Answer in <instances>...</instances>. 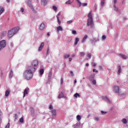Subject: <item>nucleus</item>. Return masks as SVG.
<instances>
[{"label": "nucleus", "instance_id": "obj_1", "mask_svg": "<svg viewBox=\"0 0 128 128\" xmlns=\"http://www.w3.org/2000/svg\"><path fill=\"white\" fill-rule=\"evenodd\" d=\"M36 68L30 67L29 70H26L23 74V76L24 78V79L28 80H32V76H34V72L36 70Z\"/></svg>", "mask_w": 128, "mask_h": 128}, {"label": "nucleus", "instance_id": "obj_2", "mask_svg": "<svg viewBox=\"0 0 128 128\" xmlns=\"http://www.w3.org/2000/svg\"><path fill=\"white\" fill-rule=\"evenodd\" d=\"M20 27H15L8 32V38H12L14 34L18 32Z\"/></svg>", "mask_w": 128, "mask_h": 128}, {"label": "nucleus", "instance_id": "obj_3", "mask_svg": "<svg viewBox=\"0 0 128 128\" xmlns=\"http://www.w3.org/2000/svg\"><path fill=\"white\" fill-rule=\"evenodd\" d=\"M88 20H87V26L92 28H94V21L92 20V12H90L88 14Z\"/></svg>", "mask_w": 128, "mask_h": 128}, {"label": "nucleus", "instance_id": "obj_4", "mask_svg": "<svg viewBox=\"0 0 128 128\" xmlns=\"http://www.w3.org/2000/svg\"><path fill=\"white\" fill-rule=\"evenodd\" d=\"M5 46H6V40H2L0 42V51L4 48Z\"/></svg>", "mask_w": 128, "mask_h": 128}, {"label": "nucleus", "instance_id": "obj_5", "mask_svg": "<svg viewBox=\"0 0 128 128\" xmlns=\"http://www.w3.org/2000/svg\"><path fill=\"white\" fill-rule=\"evenodd\" d=\"M26 4H27L29 8H30L31 10H34V6H32V0H27Z\"/></svg>", "mask_w": 128, "mask_h": 128}, {"label": "nucleus", "instance_id": "obj_6", "mask_svg": "<svg viewBox=\"0 0 128 128\" xmlns=\"http://www.w3.org/2000/svg\"><path fill=\"white\" fill-rule=\"evenodd\" d=\"M32 66H34L33 68H36L38 66V60H34L32 62ZM30 68H32L30 66Z\"/></svg>", "mask_w": 128, "mask_h": 128}, {"label": "nucleus", "instance_id": "obj_7", "mask_svg": "<svg viewBox=\"0 0 128 128\" xmlns=\"http://www.w3.org/2000/svg\"><path fill=\"white\" fill-rule=\"evenodd\" d=\"M117 56H118L120 58H121L122 60H126L128 58V56L122 54H117Z\"/></svg>", "mask_w": 128, "mask_h": 128}, {"label": "nucleus", "instance_id": "obj_8", "mask_svg": "<svg viewBox=\"0 0 128 128\" xmlns=\"http://www.w3.org/2000/svg\"><path fill=\"white\" fill-rule=\"evenodd\" d=\"M114 92L116 94H118L120 92V88L118 86H114Z\"/></svg>", "mask_w": 128, "mask_h": 128}, {"label": "nucleus", "instance_id": "obj_9", "mask_svg": "<svg viewBox=\"0 0 128 128\" xmlns=\"http://www.w3.org/2000/svg\"><path fill=\"white\" fill-rule=\"evenodd\" d=\"M102 100H104L105 102H106V101L108 102V104H112L111 100H110V99H108V96H102Z\"/></svg>", "mask_w": 128, "mask_h": 128}, {"label": "nucleus", "instance_id": "obj_10", "mask_svg": "<svg viewBox=\"0 0 128 128\" xmlns=\"http://www.w3.org/2000/svg\"><path fill=\"white\" fill-rule=\"evenodd\" d=\"M28 90H30V88H27L24 90L23 98H24L26 94H28Z\"/></svg>", "mask_w": 128, "mask_h": 128}, {"label": "nucleus", "instance_id": "obj_11", "mask_svg": "<svg viewBox=\"0 0 128 128\" xmlns=\"http://www.w3.org/2000/svg\"><path fill=\"white\" fill-rule=\"evenodd\" d=\"M41 4L44 6H46L48 4V0H41Z\"/></svg>", "mask_w": 128, "mask_h": 128}, {"label": "nucleus", "instance_id": "obj_12", "mask_svg": "<svg viewBox=\"0 0 128 128\" xmlns=\"http://www.w3.org/2000/svg\"><path fill=\"white\" fill-rule=\"evenodd\" d=\"M50 112L52 114V116L53 118L56 116V109H54L52 110Z\"/></svg>", "mask_w": 128, "mask_h": 128}, {"label": "nucleus", "instance_id": "obj_13", "mask_svg": "<svg viewBox=\"0 0 128 128\" xmlns=\"http://www.w3.org/2000/svg\"><path fill=\"white\" fill-rule=\"evenodd\" d=\"M45 27H46V26L44 25V22L42 23L40 26V30H43L44 29Z\"/></svg>", "mask_w": 128, "mask_h": 128}, {"label": "nucleus", "instance_id": "obj_14", "mask_svg": "<svg viewBox=\"0 0 128 128\" xmlns=\"http://www.w3.org/2000/svg\"><path fill=\"white\" fill-rule=\"evenodd\" d=\"M44 42H42L41 43L39 48L38 52H40L42 48H44Z\"/></svg>", "mask_w": 128, "mask_h": 128}, {"label": "nucleus", "instance_id": "obj_15", "mask_svg": "<svg viewBox=\"0 0 128 128\" xmlns=\"http://www.w3.org/2000/svg\"><path fill=\"white\" fill-rule=\"evenodd\" d=\"M118 71L117 72V74L118 76H120V72H122V67L120 66V65L118 66Z\"/></svg>", "mask_w": 128, "mask_h": 128}, {"label": "nucleus", "instance_id": "obj_16", "mask_svg": "<svg viewBox=\"0 0 128 128\" xmlns=\"http://www.w3.org/2000/svg\"><path fill=\"white\" fill-rule=\"evenodd\" d=\"M57 32L58 33V32H62V26H60L57 27Z\"/></svg>", "mask_w": 128, "mask_h": 128}, {"label": "nucleus", "instance_id": "obj_17", "mask_svg": "<svg viewBox=\"0 0 128 128\" xmlns=\"http://www.w3.org/2000/svg\"><path fill=\"white\" fill-rule=\"evenodd\" d=\"M87 38H88V35H85L82 40V44H84V42H85Z\"/></svg>", "mask_w": 128, "mask_h": 128}, {"label": "nucleus", "instance_id": "obj_18", "mask_svg": "<svg viewBox=\"0 0 128 128\" xmlns=\"http://www.w3.org/2000/svg\"><path fill=\"white\" fill-rule=\"evenodd\" d=\"M52 80V72H48V81L50 82Z\"/></svg>", "mask_w": 128, "mask_h": 128}, {"label": "nucleus", "instance_id": "obj_19", "mask_svg": "<svg viewBox=\"0 0 128 128\" xmlns=\"http://www.w3.org/2000/svg\"><path fill=\"white\" fill-rule=\"evenodd\" d=\"M114 10H116V12H119V14H120V10L118 8H116V5L114 6Z\"/></svg>", "mask_w": 128, "mask_h": 128}, {"label": "nucleus", "instance_id": "obj_20", "mask_svg": "<svg viewBox=\"0 0 128 128\" xmlns=\"http://www.w3.org/2000/svg\"><path fill=\"white\" fill-rule=\"evenodd\" d=\"M76 120L78 121V122H80V120H82V116H80V115H78L76 116Z\"/></svg>", "mask_w": 128, "mask_h": 128}, {"label": "nucleus", "instance_id": "obj_21", "mask_svg": "<svg viewBox=\"0 0 128 128\" xmlns=\"http://www.w3.org/2000/svg\"><path fill=\"white\" fill-rule=\"evenodd\" d=\"M64 92H61L60 94H59V96H58V98H64Z\"/></svg>", "mask_w": 128, "mask_h": 128}, {"label": "nucleus", "instance_id": "obj_22", "mask_svg": "<svg viewBox=\"0 0 128 128\" xmlns=\"http://www.w3.org/2000/svg\"><path fill=\"white\" fill-rule=\"evenodd\" d=\"M12 76H14V72H12V70H10L9 78H12Z\"/></svg>", "mask_w": 128, "mask_h": 128}, {"label": "nucleus", "instance_id": "obj_23", "mask_svg": "<svg viewBox=\"0 0 128 128\" xmlns=\"http://www.w3.org/2000/svg\"><path fill=\"white\" fill-rule=\"evenodd\" d=\"M4 12V8L2 6H0V16Z\"/></svg>", "mask_w": 128, "mask_h": 128}, {"label": "nucleus", "instance_id": "obj_24", "mask_svg": "<svg viewBox=\"0 0 128 128\" xmlns=\"http://www.w3.org/2000/svg\"><path fill=\"white\" fill-rule=\"evenodd\" d=\"M119 94L121 96H124L128 94V92H124L123 93H119Z\"/></svg>", "mask_w": 128, "mask_h": 128}, {"label": "nucleus", "instance_id": "obj_25", "mask_svg": "<svg viewBox=\"0 0 128 128\" xmlns=\"http://www.w3.org/2000/svg\"><path fill=\"white\" fill-rule=\"evenodd\" d=\"M10 92L8 90H6L5 92V96L7 97L10 96Z\"/></svg>", "mask_w": 128, "mask_h": 128}, {"label": "nucleus", "instance_id": "obj_26", "mask_svg": "<svg viewBox=\"0 0 128 128\" xmlns=\"http://www.w3.org/2000/svg\"><path fill=\"white\" fill-rule=\"evenodd\" d=\"M44 70L43 68H42L40 70V76H42L44 73Z\"/></svg>", "mask_w": 128, "mask_h": 128}, {"label": "nucleus", "instance_id": "obj_27", "mask_svg": "<svg viewBox=\"0 0 128 128\" xmlns=\"http://www.w3.org/2000/svg\"><path fill=\"white\" fill-rule=\"evenodd\" d=\"M122 122H123L124 124H128V120H126V118H123L122 120Z\"/></svg>", "mask_w": 128, "mask_h": 128}, {"label": "nucleus", "instance_id": "obj_28", "mask_svg": "<svg viewBox=\"0 0 128 128\" xmlns=\"http://www.w3.org/2000/svg\"><path fill=\"white\" fill-rule=\"evenodd\" d=\"M90 80H94V74H91L90 76Z\"/></svg>", "mask_w": 128, "mask_h": 128}, {"label": "nucleus", "instance_id": "obj_29", "mask_svg": "<svg viewBox=\"0 0 128 128\" xmlns=\"http://www.w3.org/2000/svg\"><path fill=\"white\" fill-rule=\"evenodd\" d=\"M78 42H80V38H76L74 45L76 46V44H78Z\"/></svg>", "mask_w": 128, "mask_h": 128}, {"label": "nucleus", "instance_id": "obj_30", "mask_svg": "<svg viewBox=\"0 0 128 128\" xmlns=\"http://www.w3.org/2000/svg\"><path fill=\"white\" fill-rule=\"evenodd\" d=\"M80 126V122H77L74 126V128H76V126Z\"/></svg>", "mask_w": 128, "mask_h": 128}, {"label": "nucleus", "instance_id": "obj_31", "mask_svg": "<svg viewBox=\"0 0 128 128\" xmlns=\"http://www.w3.org/2000/svg\"><path fill=\"white\" fill-rule=\"evenodd\" d=\"M31 114L32 116H34V108H30Z\"/></svg>", "mask_w": 128, "mask_h": 128}, {"label": "nucleus", "instance_id": "obj_32", "mask_svg": "<svg viewBox=\"0 0 128 128\" xmlns=\"http://www.w3.org/2000/svg\"><path fill=\"white\" fill-rule=\"evenodd\" d=\"M86 56V54L84 52H80V58H84Z\"/></svg>", "mask_w": 128, "mask_h": 128}, {"label": "nucleus", "instance_id": "obj_33", "mask_svg": "<svg viewBox=\"0 0 128 128\" xmlns=\"http://www.w3.org/2000/svg\"><path fill=\"white\" fill-rule=\"evenodd\" d=\"M94 120H95V122H98L100 120V118L98 116H95L94 117Z\"/></svg>", "mask_w": 128, "mask_h": 128}, {"label": "nucleus", "instance_id": "obj_34", "mask_svg": "<svg viewBox=\"0 0 128 128\" xmlns=\"http://www.w3.org/2000/svg\"><path fill=\"white\" fill-rule=\"evenodd\" d=\"M64 58L65 59L68 58H70V55L66 54L64 56Z\"/></svg>", "mask_w": 128, "mask_h": 128}, {"label": "nucleus", "instance_id": "obj_35", "mask_svg": "<svg viewBox=\"0 0 128 128\" xmlns=\"http://www.w3.org/2000/svg\"><path fill=\"white\" fill-rule=\"evenodd\" d=\"M56 18H57L58 24H60V18H58V16H56Z\"/></svg>", "mask_w": 128, "mask_h": 128}, {"label": "nucleus", "instance_id": "obj_36", "mask_svg": "<svg viewBox=\"0 0 128 128\" xmlns=\"http://www.w3.org/2000/svg\"><path fill=\"white\" fill-rule=\"evenodd\" d=\"M66 4H72V2L70 0H68L67 2H66Z\"/></svg>", "mask_w": 128, "mask_h": 128}, {"label": "nucleus", "instance_id": "obj_37", "mask_svg": "<svg viewBox=\"0 0 128 128\" xmlns=\"http://www.w3.org/2000/svg\"><path fill=\"white\" fill-rule=\"evenodd\" d=\"M18 114H15L14 118V122H16L18 120Z\"/></svg>", "mask_w": 128, "mask_h": 128}, {"label": "nucleus", "instance_id": "obj_38", "mask_svg": "<svg viewBox=\"0 0 128 128\" xmlns=\"http://www.w3.org/2000/svg\"><path fill=\"white\" fill-rule=\"evenodd\" d=\"M94 42H100V40H98V38H94Z\"/></svg>", "mask_w": 128, "mask_h": 128}, {"label": "nucleus", "instance_id": "obj_39", "mask_svg": "<svg viewBox=\"0 0 128 128\" xmlns=\"http://www.w3.org/2000/svg\"><path fill=\"white\" fill-rule=\"evenodd\" d=\"M92 81V84H96V81L94 79L93 80H91Z\"/></svg>", "mask_w": 128, "mask_h": 128}, {"label": "nucleus", "instance_id": "obj_40", "mask_svg": "<svg viewBox=\"0 0 128 128\" xmlns=\"http://www.w3.org/2000/svg\"><path fill=\"white\" fill-rule=\"evenodd\" d=\"M104 0H101V6H104Z\"/></svg>", "mask_w": 128, "mask_h": 128}, {"label": "nucleus", "instance_id": "obj_41", "mask_svg": "<svg viewBox=\"0 0 128 128\" xmlns=\"http://www.w3.org/2000/svg\"><path fill=\"white\" fill-rule=\"evenodd\" d=\"M87 56H88L89 59L92 58V54H90V53H88Z\"/></svg>", "mask_w": 128, "mask_h": 128}, {"label": "nucleus", "instance_id": "obj_42", "mask_svg": "<svg viewBox=\"0 0 128 128\" xmlns=\"http://www.w3.org/2000/svg\"><path fill=\"white\" fill-rule=\"evenodd\" d=\"M74 98H78V96H80V94L78 93H76L74 94Z\"/></svg>", "mask_w": 128, "mask_h": 128}, {"label": "nucleus", "instance_id": "obj_43", "mask_svg": "<svg viewBox=\"0 0 128 128\" xmlns=\"http://www.w3.org/2000/svg\"><path fill=\"white\" fill-rule=\"evenodd\" d=\"M52 8L54 12H56V10H58V8H56V6H53Z\"/></svg>", "mask_w": 128, "mask_h": 128}, {"label": "nucleus", "instance_id": "obj_44", "mask_svg": "<svg viewBox=\"0 0 128 128\" xmlns=\"http://www.w3.org/2000/svg\"><path fill=\"white\" fill-rule=\"evenodd\" d=\"M76 2H78L79 6H82V2H80V0H76Z\"/></svg>", "mask_w": 128, "mask_h": 128}, {"label": "nucleus", "instance_id": "obj_45", "mask_svg": "<svg viewBox=\"0 0 128 128\" xmlns=\"http://www.w3.org/2000/svg\"><path fill=\"white\" fill-rule=\"evenodd\" d=\"M101 114H108V112H104V110H101Z\"/></svg>", "mask_w": 128, "mask_h": 128}, {"label": "nucleus", "instance_id": "obj_46", "mask_svg": "<svg viewBox=\"0 0 128 128\" xmlns=\"http://www.w3.org/2000/svg\"><path fill=\"white\" fill-rule=\"evenodd\" d=\"M2 118V110H0V118Z\"/></svg>", "mask_w": 128, "mask_h": 128}, {"label": "nucleus", "instance_id": "obj_47", "mask_svg": "<svg viewBox=\"0 0 128 128\" xmlns=\"http://www.w3.org/2000/svg\"><path fill=\"white\" fill-rule=\"evenodd\" d=\"M20 122H24V118L22 117L20 119Z\"/></svg>", "mask_w": 128, "mask_h": 128}, {"label": "nucleus", "instance_id": "obj_48", "mask_svg": "<svg viewBox=\"0 0 128 128\" xmlns=\"http://www.w3.org/2000/svg\"><path fill=\"white\" fill-rule=\"evenodd\" d=\"M72 34H76V31L74 30H72Z\"/></svg>", "mask_w": 128, "mask_h": 128}, {"label": "nucleus", "instance_id": "obj_49", "mask_svg": "<svg viewBox=\"0 0 128 128\" xmlns=\"http://www.w3.org/2000/svg\"><path fill=\"white\" fill-rule=\"evenodd\" d=\"M72 20H70L67 21L68 24H72Z\"/></svg>", "mask_w": 128, "mask_h": 128}, {"label": "nucleus", "instance_id": "obj_50", "mask_svg": "<svg viewBox=\"0 0 128 128\" xmlns=\"http://www.w3.org/2000/svg\"><path fill=\"white\" fill-rule=\"evenodd\" d=\"M82 6H88V3H82Z\"/></svg>", "mask_w": 128, "mask_h": 128}, {"label": "nucleus", "instance_id": "obj_51", "mask_svg": "<svg viewBox=\"0 0 128 128\" xmlns=\"http://www.w3.org/2000/svg\"><path fill=\"white\" fill-rule=\"evenodd\" d=\"M49 108H50V110H52L54 109V107H52V104H50Z\"/></svg>", "mask_w": 128, "mask_h": 128}, {"label": "nucleus", "instance_id": "obj_52", "mask_svg": "<svg viewBox=\"0 0 128 128\" xmlns=\"http://www.w3.org/2000/svg\"><path fill=\"white\" fill-rule=\"evenodd\" d=\"M106 38V36L103 35V36H102V40H104L105 38Z\"/></svg>", "mask_w": 128, "mask_h": 128}, {"label": "nucleus", "instance_id": "obj_53", "mask_svg": "<svg viewBox=\"0 0 128 128\" xmlns=\"http://www.w3.org/2000/svg\"><path fill=\"white\" fill-rule=\"evenodd\" d=\"M10 122L8 124L5 128H10Z\"/></svg>", "mask_w": 128, "mask_h": 128}, {"label": "nucleus", "instance_id": "obj_54", "mask_svg": "<svg viewBox=\"0 0 128 128\" xmlns=\"http://www.w3.org/2000/svg\"><path fill=\"white\" fill-rule=\"evenodd\" d=\"M70 72L71 76H74V72H72V71H70Z\"/></svg>", "mask_w": 128, "mask_h": 128}, {"label": "nucleus", "instance_id": "obj_55", "mask_svg": "<svg viewBox=\"0 0 128 128\" xmlns=\"http://www.w3.org/2000/svg\"><path fill=\"white\" fill-rule=\"evenodd\" d=\"M63 80H62V78H60V84H62V82H63Z\"/></svg>", "mask_w": 128, "mask_h": 128}, {"label": "nucleus", "instance_id": "obj_56", "mask_svg": "<svg viewBox=\"0 0 128 128\" xmlns=\"http://www.w3.org/2000/svg\"><path fill=\"white\" fill-rule=\"evenodd\" d=\"M98 70L96 69H93V72H98Z\"/></svg>", "mask_w": 128, "mask_h": 128}, {"label": "nucleus", "instance_id": "obj_57", "mask_svg": "<svg viewBox=\"0 0 128 128\" xmlns=\"http://www.w3.org/2000/svg\"><path fill=\"white\" fill-rule=\"evenodd\" d=\"M92 44H93V42H94V38L90 40Z\"/></svg>", "mask_w": 128, "mask_h": 128}, {"label": "nucleus", "instance_id": "obj_58", "mask_svg": "<svg viewBox=\"0 0 128 128\" xmlns=\"http://www.w3.org/2000/svg\"><path fill=\"white\" fill-rule=\"evenodd\" d=\"M20 10H21L22 12H24V8H22Z\"/></svg>", "mask_w": 128, "mask_h": 128}, {"label": "nucleus", "instance_id": "obj_59", "mask_svg": "<svg viewBox=\"0 0 128 128\" xmlns=\"http://www.w3.org/2000/svg\"><path fill=\"white\" fill-rule=\"evenodd\" d=\"M92 65L93 66H96V62H92Z\"/></svg>", "mask_w": 128, "mask_h": 128}, {"label": "nucleus", "instance_id": "obj_60", "mask_svg": "<svg viewBox=\"0 0 128 128\" xmlns=\"http://www.w3.org/2000/svg\"><path fill=\"white\" fill-rule=\"evenodd\" d=\"M99 68H100V70H102V66H99Z\"/></svg>", "mask_w": 128, "mask_h": 128}, {"label": "nucleus", "instance_id": "obj_61", "mask_svg": "<svg viewBox=\"0 0 128 128\" xmlns=\"http://www.w3.org/2000/svg\"><path fill=\"white\" fill-rule=\"evenodd\" d=\"M72 58H69V62H72Z\"/></svg>", "mask_w": 128, "mask_h": 128}, {"label": "nucleus", "instance_id": "obj_62", "mask_svg": "<svg viewBox=\"0 0 128 128\" xmlns=\"http://www.w3.org/2000/svg\"><path fill=\"white\" fill-rule=\"evenodd\" d=\"M76 84V80H74V84Z\"/></svg>", "mask_w": 128, "mask_h": 128}, {"label": "nucleus", "instance_id": "obj_63", "mask_svg": "<svg viewBox=\"0 0 128 128\" xmlns=\"http://www.w3.org/2000/svg\"><path fill=\"white\" fill-rule=\"evenodd\" d=\"M10 44L12 48V46H14V44L13 43H10Z\"/></svg>", "mask_w": 128, "mask_h": 128}, {"label": "nucleus", "instance_id": "obj_64", "mask_svg": "<svg viewBox=\"0 0 128 128\" xmlns=\"http://www.w3.org/2000/svg\"><path fill=\"white\" fill-rule=\"evenodd\" d=\"M114 4H116V0H114Z\"/></svg>", "mask_w": 128, "mask_h": 128}]
</instances>
